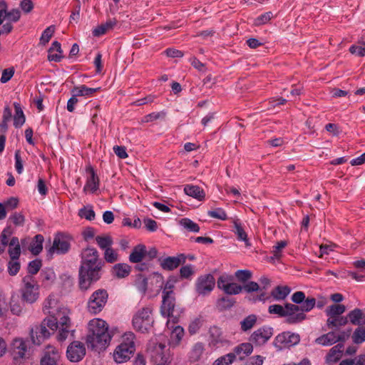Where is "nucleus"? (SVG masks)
<instances>
[{
    "label": "nucleus",
    "mask_w": 365,
    "mask_h": 365,
    "mask_svg": "<svg viewBox=\"0 0 365 365\" xmlns=\"http://www.w3.org/2000/svg\"><path fill=\"white\" fill-rule=\"evenodd\" d=\"M81 258L79 287L82 290H87L93 282L101 278L104 263L100 259L98 250L91 247L82 250Z\"/></svg>",
    "instance_id": "nucleus-1"
},
{
    "label": "nucleus",
    "mask_w": 365,
    "mask_h": 365,
    "mask_svg": "<svg viewBox=\"0 0 365 365\" xmlns=\"http://www.w3.org/2000/svg\"><path fill=\"white\" fill-rule=\"evenodd\" d=\"M87 329L86 343L88 347L98 351L106 349L111 340L106 322L94 318L89 321Z\"/></svg>",
    "instance_id": "nucleus-2"
},
{
    "label": "nucleus",
    "mask_w": 365,
    "mask_h": 365,
    "mask_svg": "<svg viewBox=\"0 0 365 365\" xmlns=\"http://www.w3.org/2000/svg\"><path fill=\"white\" fill-rule=\"evenodd\" d=\"M135 334L133 332L125 333L120 344L113 351V359L118 363H124L128 361L135 351Z\"/></svg>",
    "instance_id": "nucleus-3"
},
{
    "label": "nucleus",
    "mask_w": 365,
    "mask_h": 365,
    "mask_svg": "<svg viewBox=\"0 0 365 365\" xmlns=\"http://www.w3.org/2000/svg\"><path fill=\"white\" fill-rule=\"evenodd\" d=\"M20 294L21 299L28 304H34L38 299L40 287L34 277L26 275L22 278Z\"/></svg>",
    "instance_id": "nucleus-4"
},
{
    "label": "nucleus",
    "mask_w": 365,
    "mask_h": 365,
    "mask_svg": "<svg viewBox=\"0 0 365 365\" xmlns=\"http://www.w3.org/2000/svg\"><path fill=\"white\" fill-rule=\"evenodd\" d=\"M153 324L152 309L149 307L139 309L133 317L134 329L140 332L148 331Z\"/></svg>",
    "instance_id": "nucleus-5"
},
{
    "label": "nucleus",
    "mask_w": 365,
    "mask_h": 365,
    "mask_svg": "<svg viewBox=\"0 0 365 365\" xmlns=\"http://www.w3.org/2000/svg\"><path fill=\"white\" fill-rule=\"evenodd\" d=\"M108 294L106 289H99L95 291L88 302V310L90 313L96 314L101 312L108 301Z\"/></svg>",
    "instance_id": "nucleus-6"
},
{
    "label": "nucleus",
    "mask_w": 365,
    "mask_h": 365,
    "mask_svg": "<svg viewBox=\"0 0 365 365\" xmlns=\"http://www.w3.org/2000/svg\"><path fill=\"white\" fill-rule=\"evenodd\" d=\"M215 279L211 274L200 276L196 281V292L200 295H207L214 289Z\"/></svg>",
    "instance_id": "nucleus-7"
},
{
    "label": "nucleus",
    "mask_w": 365,
    "mask_h": 365,
    "mask_svg": "<svg viewBox=\"0 0 365 365\" xmlns=\"http://www.w3.org/2000/svg\"><path fill=\"white\" fill-rule=\"evenodd\" d=\"M284 317L287 324H295L303 322L306 319V314L299 311V305L287 303Z\"/></svg>",
    "instance_id": "nucleus-8"
},
{
    "label": "nucleus",
    "mask_w": 365,
    "mask_h": 365,
    "mask_svg": "<svg viewBox=\"0 0 365 365\" xmlns=\"http://www.w3.org/2000/svg\"><path fill=\"white\" fill-rule=\"evenodd\" d=\"M86 353V347L83 343L74 341L67 348L66 356L71 362H78L81 361Z\"/></svg>",
    "instance_id": "nucleus-9"
},
{
    "label": "nucleus",
    "mask_w": 365,
    "mask_h": 365,
    "mask_svg": "<svg viewBox=\"0 0 365 365\" xmlns=\"http://www.w3.org/2000/svg\"><path fill=\"white\" fill-rule=\"evenodd\" d=\"M178 319V317L173 319H168L166 323L167 329L170 331V344L173 346L178 345L185 334L184 329L181 326L176 325Z\"/></svg>",
    "instance_id": "nucleus-10"
},
{
    "label": "nucleus",
    "mask_w": 365,
    "mask_h": 365,
    "mask_svg": "<svg viewBox=\"0 0 365 365\" xmlns=\"http://www.w3.org/2000/svg\"><path fill=\"white\" fill-rule=\"evenodd\" d=\"M175 307V297L173 291L163 292V302L160 307L161 314L164 317L173 319L175 317L173 315Z\"/></svg>",
    "instance_id": "nucleus-11"
},
{
    "label": "nucleus",
    "mask_w": 365,
    "mask_h": 365,
    "mask_svg": "<svg viewBox=\"0 0 365 365\" xmlns=\"http://www.w3.org/2000/svg\"><path fill=\"white\" fill-rule=\"evenodd\" d=\"M232 279L227 275H222L218 278L217 287L227 294H237L242 290V287L232 282Z\"/></svg>",
    "instance_id": "nucleus-12"
},
{
    "label": "nucleus",
    "mask_w": 365,
    "mask_h": 365,
    "mask_svg": "<svg viewBox=\"0 0 365 365\" xmlns=\"http://www.w3.org/2000/svg\"><path fill=\"white\" fill-rule=\"evenodd\" d=\"M273 335V329L263 326L255 330L250 336V341L256 346L264 344Z\"/></svg>",
    "instance_id": "nucleus-13"
},
{
    "label": "nucleus",
    "mask_w": 365,
    "mask_h": 365,
    "mask_svg": "<svg viewBox=\"0 0 365 365\" xmlns=\"http://www.w3.org/2000/svg\"><path fill=\"white\" fill-rule=\"evenodd\" d=\"M300 341L299 335L290 331L279 334L275 338V344L279 347H289L297 344Z\"/></svg>",
    "instance_id": "nucleus-14"
},
{
    "label": "nucleus",
    "mask_w": 365,
    "mask_h": 365,
    "mask_svg": "<svg viewBox=\"0 0 365 365\" xmlns=\"http://www.w3.org/2000/svg\"><path fill=\"white\" fill-rule=\"evenodd\" d=\"M63 307L64 306L60 304L58 299L53 294H49L43 303V312L49 316L58 314V311Z\"/></svg>",
    "instance_id": "nucleus-15"
},
{
    "label": "nucleus",
    "mask_w": 365,
    "mask_h": 365,
    "mask_svg": "<svg viewBox=\"0 0 365 365\" xmlns=\"http://www.w3.org/2000/svg\"><path fill=\"white\" fill-rule=\"evenodd\" d=\"M70 249V242L68 238L62 235L58 234L54 240L52 247L49 249L50 254L56 252L57 254H65Z\"/></svg>",
    "instance_id": "nucleus-16"
},
{
    "label": "nucleus",
    "mask_w": 365,
    "mask_h": 365,
    "mask_svg": "<svg viewBox=\"0 0 365 365\" xmlns=\"http://www.w3.org/2000/svg\"><path fill=\"white\" fill-rule=\"evenodd\" d=\"M50 332L45 324H37L35 325L31 330V337L33 343L36 345H39L42 341L48 338Z\"/></svg>",
    "instance_id": "nucleus-17"
},
{
    "label": "nucleus",
    "mask_w": 365,
    "mask_h": 365,
    "mask_svg": "<svg viewBox=\"0 0 365 365\" xmlns=\"http://www.w3.org/2000/svg\"><path fill=\"white\" fill-rule=\"evenodd\" d=\"M186 260V256L184 254H180L175 257H168L160 259V264L163 269L173 270L180 264Z\"/></svg>",
    "instance_id": "nucleus-18"
},
{
    "label": "nucleus",
    "mask_w": 365,
    "mask_h": 365,
    "mask_svg": "<svg viewBox=\"0 0 365 365\" xmlns=\"http://www.w3.org/2000/svg\"><path fill=\"white\" fill-rule=\"evenodd\" d=\"M60 358L58 350L51 345L46 347L44 355L41 360V365H56V362Z\"/></svg>",
    "instance_id": "nucleus-19"
},
{
    "label": "nucleus",
    "mask_w": 365,
    "mask_h": 365,
    "mask_svg": "<svg viewBox=\"0 0 365 365\" xmlns=\"http://www.w3.org/2000/svg\"><path fill=\"white\" fill-rule=\"evenodd\" d=\"M344 346L341 343H339L329 349L325 356V363L328 365H333L339 361L342 357Z\"/></svg>",
    "instance_id": "nucleus-20"
},
{
    "label": "nucleus",
    "mask_w": 365,
    "mask_h": 365,
    "mask_svg": "<svg viewBox=\"0 0 365 365\" xmlns=\"http://www.w3.org/2000/svg\"><path fill=\"white\" fill-rule=\"evenodd\" d=\"M347 319L353 325L365 324V309L355 308L347 314Z\"/></svg>",
    "instance_id": "nucleus-21"
},
{
    "label": "nucleus",
    "mask_w": 365,
    "mask_h": 365,
    "mask_svg": "<svg viewBox=\"0 0 365 365\" xmlns=\"http://www.w3.org/2000/svg\"><path fill=\"white\" fill-rule=\"evenodd\" d=\"M117 20L115 18L108 19L105 23L96 26L93 30L94 36H101L108 31L113 30L117 25Z\"/></svg>",
    "instance_id": "nucleus-22"
},
{
    "label": "nucleus",
    "mask_w": 365,
    "mask_h": 365,
    "mask_svg": "<svg viewBox=\"0 0 365 365\" xmlns=\"http://www.w3.org/2000/svg\"><path fill=\"white\" fill-rule=\"evenodd\" d=\"M337 342H339V339L336 338V331H329L321 335L314 340L315 344L323 346H329Z\"/></svg>",
    "instance_id": "nucleus-23"
},
{
    "label": "nucleus",
    "mask_w": 365,
    "mask_h": 365,
    "mask_svg": "<svg viewBox=\"0 0 365 365\" xmlns=\"http://www.w3.org/2000/svg\"><path fill=\"white\" fill-rule=\"evenodd\" d=\"M146 247L143 244L135 246L129 255V261L132 263L140 262L146 255Z\"/></svg>",
    "instance_id": "nucleus-24"
},
{
    "label": "nucleus",
    "mask_w": 365,
    "mask_h": 365,
    "mask_svg": "<svg viewBox=\"0 0 365 365\" xmlns=\"http://www.w3.org/2000/svg\"><path fill=\"white\" fill-rule=\"evenodd\" d=\"M13 356L15 360L21 359L25 357L27 346L25 341L21 339H16L13 344Z\"/></svg>",
    "instance_id": "nucleus-25"
},
{
    "label": "nucleus",
    "mask_w": 365,
    "mask_h": 365,
    "mask_svg": "<svg viewBox=\"0 0 365 365\" xmlns=\"http://www.w3.org/2000/svg\"><path fill=\"white\" fill-rule=\"evenodd\" d=\"M88 171L90 173V177L88 178L86 180L83 190L85 192L90 191L91 192H94L98 189L99 179L92 168H90Z\"/></svg>",
    "instance_id": "nucleus-26"
},
{
    "label": "nucleus",
    "mask_w": 365,
    "mask_h": 365,
    "mask_svg": "<svg viewBox=\"0 0 365 365\" xmlns=\"http://www.w3.org/2000/svg\"><path fill=\"white\" fill-rule=\"evenodd\" d=\"M101 88H88L85 85H80L78 86H75L71 90V93H73L76 97L78 96H84V97H91L94 95L95 93L99 91Z\"/></svg>",
    "instance_id": "nucleus-27"
},
{
    "label": "nucleus",
    "mask_w": 365,
    "mask_h": 365,
    "mask_svg": "<svg viewBox=\"0 0 365 365\" xmlns=\"http://www.w3.org/2000/svg\"><path fill=\"white\" fill-rule=\"evenodd\" d=\"M184 192L186 195L200 201L203 200L205 197L204 190L197 185H187L184 187Z\"/></svg>",
    "instance_id": "nucleus-28"
},
{
    "label": "nucleus",
    "mask_w": 365,
    "mask_h": 365,
    "mask_svg": "<svg viewBox=\"0 0 365 365\" xmlns=\"http://www.w3.org/2000/svg\"><path fill=\"white\" fill-rule=\"evenodd\" d=\"M252 351L253 346L252 343L245 342L237 346L234 349V352L232 354H235V357L238 356L240 359H242L245 356L250 355Z\"/></svg>",
    "instance_id": "nucleus-29"
},
{
    "label": "nucleus",
    "mask_w": 365,
    "mask_h": 365,
    "mask_svg": "<svg viewBox=\"0 0 365 365\" xmlns=\"http://www.w3.org/2000/svg\"><path fill=\"white\" fill-rule=\"evenodd\" d=\"M234 224V232L237 235V240L240 241H243L246 245V247H250V243L249 239L247 237V235L245 232L242 224L238 220H236L233 222Z\"/></svg>",
    "instance_id": "nucleus-30"
},
{
    "label": "nucleus",
    "mask_w": 365,
    "mask_h": 365,
    "mask_svg": "<svg viewBox=\"0 0 365 365\" xmlns=\"http://www.w3.org/2000/svg\"><path fill=\"white\" fill-rule=\"evenodd\" d=\"M130 266L125 263H119L113 267V274L118 278H125L130 273Z\"/></svg>",
    "instance_id": "nucleus-31"
},
{
    "label": "nucleus",
    "mask_w": 365,
    "mask_h": 365,
    "mask_svg": "<svg viewBox=\"0 0 365 365\" xmlns=\"http://www.w3.org/2000/svg\"><path fill=\"white\" fill-rule=\"evenodd\" d=\"M288 286H277L271 292V296L277 301L284 300L290 293Z\"/></svg>",
    "instance_id": "nucleus-32"
},
{
    "label": "nucleus",
    "mask_w": 365,
    "mask_h": 365,
    "mask_svg": "<svg viewBox=\"0 0 365 365\" xmlns=\"http://www.w3.org/2000/svg\"><path fill=\"white\" fill-rule=\"evenodd\" d=\"M70 314V309L65 307L58 311V314H56V317H58V327L71 325Z\"/></svg>",
    "instance_id": "nucleus-33"
},
{
    "label": "nucleus",
    "mask_w": 365,
    "mask_h": 365,
    "mask_svg": "<svg viewBox=\"0 0 365 365\" xmlns=\"http://www.w3.org/2000/svg\"><path fill=\"white\" fill-rule=\"evenodd\" d=\"M43 237L41 235H36L31 242L29 250L34 255H38L43 250Z\"/></svg>",
    "instance_id": "nucleus-34"
},
{
    "label": "nucleus",
    "mask_w": 365,
    "mask_h": 365,
    "mask_svg": "<svg viewBox=\"0 0 365 365\" xmlns=\"http://www.w3.org/2000/svg\"><path fill=\"white\" fill-rule=\"evenodd\" d=\"M9 253L11 259H19L21 254V248L19 239L13 237L9 243Z\"/></svg>",
    "instance_id": "nucleus-35"
},
{
    "label": "nucleus",
    "mask_w": 365,
    "mask_h": 365,
    "mask_svg": "<svg viewBox=\"0 0 365 365\" xmlns=\"http://www.w3.org/2000/svg\"><path fill=\"white\" fill-rule=\"evenodd\" d=\"M351 340L354 344H361L365 341V324L358 326L351 335Z\"/></svg>",
    "instance_id": "nucleus-36"
},
{
    "label": "nucleus",
    "mask_w": 365,
    "mask_h": 365,
    "mask_svg": "<svg viewBox=\"0 0 365 365\" xmlns=\"http://www.w3.org/2000/svg\"><path fill=\"white\" fill-rule=\"evenodd\" d=\"M347 323V317L343 316L329 317L327 320V325L329 328L343 327Z\"/></svg>",
    "instance_id": "nucleus-37"
},
{
    "label": "nucleus",
    "mask_w": 365,
    "mask_h": 365,
    "mask_svg": "<svg viewBox=\"0 0 365 365\" xmlns=\"http://www.w3.org/2000/svg\"><path fill=\"white\" fill-rule=\"evenodd\" d=\"M257 317L255 314H250L240 322V328L243 331L252 329L257 323Z\"/></svg>",
    "instance_id": "nucleus-38"
},
{
    "label": "nucleus",
    "mask_w": 365,
    "mask_h": 365,
    "mask_svg": "<svg viewBox=\"0 0 365 365\" xmlns=\"http://www.w3.org/2000/svg\"><path fill=\"white\" fill-rule=\"evenodd\" d=\"M345 310L346 307L344 304H333L327 309L326 314L329 317L340 316Z\"/></svg>",
    "instance_id": "nucleus-39"
},
{
    "label": "nucleus",
    "mask_w": 365,
    "mask_h": 365,
    "mask_svg": "<svg viewBox=\"0 0 365 365\" xmlns=\"http://www.w3.org/2000/svg\"><path fill=\"white\" fill-rule=\"evenodd\" d=\"M41 324H45V327L49 328L51 331H54L58 329V321L56 314L49 316L43 319Z\"/></svg>",
    "instance_id": "nucleus-40"
},
{
    "label": "nucleus",
    "mask_w": 365,
    "mask_h": 365,
    "mask_svg": "<svg viewBox=\"0 0 365 365\" xmlns=\"http://www.w3.org/2000/svg\"><path fill=\"white\" fill-rule=\"evenodd\" d=\"M203 322L204 321L202 317H197L192 319L188 326L189 333L190 334H196L202 326Z\"/></svg>",
    "instance_id": "nucleus-41"
},
{
    "label": "nucleus",
    "mask_w": 365,
    "mask_h": 365,
    "mask_svg": "<svg viewBox=\"0 0 365 365\" xmlns=\"http://www.w3.org/2000/svg\"><path fill=\"white\" fill-rule=\"evenodd\" d=\"M235 360V354L229 353L217 359L212 365H230Z\"/></svg>",
    "instance_id": "nucleus-42"
},
{
    "label": "nucleus",
    "mask_w": 365,
    "mask_h": 365,
    "mask_svg": "<svg viewBox=\"0 0 365 365\" xmlns=\"http://www.w3.org/2000/svg\"><path fill=\"white\" fill-rule=\"evenodd\" d=\"M96 241L99 247L104 251L106 250V249L111 247L113 244L112 238L109 236H97L96 237Z\"/></svg>",
    "instance_id": "nucleus-43"
},
{
    "label": "nucleus",
    "mask_w": 365,
    "mask_h": 365,
    "mask_svg": "<svg viewBox=\"0 0 365 365\" xmlns=\"http://www.w3.org/2000/svg\"><path fill=\"white\" fill-rule=\"evenodd\" d=\"M11 235V230L10 227L5 228L0 236V254L2 253L5 247L9 243V238Z\"/></svg>",
    "instance_id": "nucleus-44"
},
{
    "label": "nucleus",
    "mask_w": 365,
    "mask_h": 365,
    "mask_svg": "<svg viewBox=\"0 0 365 365\" xmlns=\"http://www.w3.org/2000/svg\"><path fill=\"white\" fill-rule=\"evenodd\" d=\"M135 286L139 292L145 294L148 289V279L142 274L138 275L135 281Z\"/></svg>",
    "instance_id": "nucleus-45"
},
{
    "label": "nucleus",
    "mask_w": 365,
    "mask_h": 365,
    "mask_svg": "<svg viewBox=\"0 0 365 365\" xmlns=\"http://www.w3.org/2000/svg\"><path fill=\"white\" fill-rule=\"evenodd\" d=\"M180 225L190 232H198L200 230L198 225L188 218L182 219L180 220Z\"/></svg>",
    "instance_id": "nucleus-46"
},
{
    "label": "nucleus",
    "mask_w": 365,
    "mask_h": 365,
    "mask_svg": "<svg viewBox=\"0 0 365 365\" xmlns=\"http://www.w3.org/2000/svg\"><path fill=\"white\" fill-rule=\"evenodd\" d=\"M55 32V26H50L47 27L42 33L41 38H40V43L45 46L46 43H48L51 38Z\"/></svg>",
    "instance_id": "nucleus-47"
},
{
    "label": "nucleus",
    "mask_w": 365,
    "mask_h": 365,
    "mask_svg": "<svg viewBox=\"0 0 365 365\" xmlns=\"http://www.w3.org/2000/svg\"><path fill=\"white\" fill-rule=\"evenodd\" d=\"M316 304V300L313 297L307 298L303 301L299 305V311L302 312V313L308 312L311 311Z\"/></svg>",
    "instance_id": "nucleus-48"
},
{
    "label": "nucleus",
    "mask_w": 365,
    "mask_h": 365,
    "mask_svg": "<svg viewBox=\"0 0 365 365\" xmlns=\"http://www.w3.org/2000/svg\"><path fill=\"white\" fill-rule=\"evenodd\" d=\"M268 312L271 314H275L279 317H284L286 312V304L282 306L280 304H272L268 308Z\"/></svg>",
    "instance_id": "nucleus-49"
},
{
    "label": "nucleus",
    "mask_w": 365,
    "mask_h": 365,
    "mask_svg": "<svg viewBox=\"0 0 365 365\" xmlns=\"http://www.w3.org/2000/svg\"><path fill=\"white\" fill-rule=\"evenodd\" d=\"M208 216L212 218H216L221 220H225L227 219L226 212L221 207L215 208L207 212Z\"/></svg>",
    "instance_id": "nucleus-50"
},
{
    "label": "nucleus",
    "mask_w": 365,
    "mask_h": 365,
    "mask_svg": "<svg viewBox=\"0 0 365 365\" xmlns=\"http://www.w3.org/2000/svg\"><path fill=\"white\" fill-rule=\"evenodd\" d=\"M216 335H215L214 333L211 334L210 336V345L215 347H218L219 346L222 345L225 340L223 337L222 336L221 334L219 332V330L215 329Z\"/></svg>",
    "instance_id": "nucleus-51"
},
{
    "label": "nucleus",
    "mask_w": 365,
    "mask_h": 365,
    "mask_svg": "<svg viewBox=\"0 0 365 365\" xmlns=\"http://www.w3.org/2000/svg\"><path fill=\"white\" fill-rule=\"evenodd\" d=\"M24 123H25V116L24 115L23 111L20 108L16 107V114H15L14 118V125L16 128H19Z\"/></svg>",
    "instance_id": "nucleus-52"
},
{
    "label": "nucleus",
    "mask_w": 365,
    "mask_h": 365,
    "mask_svg": "<svg viewBox=\"0 0 365 365\" xmlns=\"http://www.w3.org/2000/svg\"><path fill=\"white\" fill-rule=\"evenodd\" d=\"M78 215L81 217L88 220H93L95 218V212L92 207H85L79 210Z\"/></svg>",
    "instance_id": "nucleus-53"
},
{
    "label": "nucleus",
    "mask_w": 365,
    "mask_h": 365,
    "mask_svg": "<svg viewBox=\"0 0 365 365\" xmlns=\"http://www.w3.org/2000/svg\"><path fill=\"white\" fill-rule=\"evenodd\" d=\"M20 263L19 259H11L8 263V272L11 276H15L20 269Z\"/></svg>",
    "instance_id": "nucleus-54"
},
{
    "label": "nucleus",
    "mask_w": 365,
    "mask_h": 365,
    "mask_svg": "<svg viewBox=\"0 0 365 365\" xmlns=\"http://www.w3.org/2000/svg\"><path fill=\"white\" fill-rule=\"evenodd\" d=\"M41 267V261L39 259H34L29 263L28 272L29 275H34L38 273Z\"/></svg>",
    "instance_id": "nucleus-55"
},
{
    "label": "nucleus",
    "mask_w": 365,
    "mask_h": 365,
    "mask_svg": "<svg viewBox=\"0 0 365 365\" xmlns=\"http://www.w3.org/2000/svg\"><path fill=\"white\" fill-rule=\"evenodd\" d=\"M287 243L286 241H279L277 243L276 245L273 247L272 254L274 257L277 259H279L282 256V250L287 246Z\"/></svg>",
    "instance_id": "nucleus-56"
},
{
    "label": "nucleus",
    "mask_w": 365,
    "mask_h": 365,
    "mask_svg": "<svg viewBox=\"0 0 365 365\" xmlns=\"http://www.w3.org/2000/svg\"><path fill=\"white\" fill-rule=\"evenodd\" d=\"M104 258L107 262L113 263L118 260V254L112 247H110L105 250Z\"/></svg>",
    "instance_id": "nucleus-57"
},
{
    "label": "nucleus",
    "mask_w": 365,
    "mask_h": 365,
    "mask_svg": "<svg viewBox=\"0 0 365 365\" xmlns=\"http://www.w3.org/2000/svg\"><path fill=\"white\" fill-rule=\"evenodd\" d=\"M71 325L61 326L58 327V333L57 335V339L58 341H64L68 336L69 332L71 331Z\"/></svg>",
    "instance_id": "nucleus-58"
},
{
    "label": "nucleus",
    "mask_w": 365,
    "mask_h": 365,
    "mask_svg": "<svg viewBox=\"0 0 365 365\" xmlns=\"http://www.w3.org/2000/svg\"><path fill=\"white\" fill-rule=\"evenodd\" d=\"M14 68L13 67H10L3 70L1 77L0 78V81L1 83H6L9 81L11 79L14 74Z\"/></svg>",
    "instance_id": "nucleus-59"
},
{
    "label": "nucleus",
    "mask_w": 365,
    "mask_h": 365,
    "mask_svg": "<svg viewBox=\"0 0 365 365\" xmlns=\"http://www.w3.org/2000/svg\"><path fill=\"white\" fill-rule=\"evenodd\" d=\"M235 277L242 282H245L252 277V272L249 270H237L235 272Z\"/></svg>",
    "instance_id": "nucleus-60"
},
{
    "label": "nucleus",
    "mask_w": 365,
    "mask_h": 365,
    "mask_svg": "<svg viewBox=\"0 0 365 365\" xmlns=\"http://www.w3.org/2000/svg\"><path fill=\"white\" fill-rule=\"evenodd\" d=\"M193 273V267L191 264L183 266L180 269V274L182 278H189Z\"/></svg>",
    "instance_id": "nucleus-61"
},
{
    "label": "nucleus",
    "mask_w": 365,
    "mask_h": 365,
    "mask_svg": "<svg viewBox=\"0 0 365 365\" xmlns=\"http://www.w3.org/2000/svg\"><path fill=\"white\" fill-rule=\"evenodd\" d=\"M41 276L43 278V282L47 281L52 282L54 281L56 278V274L51 269H44L41 272Z\"/></svg>",
    "instance_id": "nucleus-62"
},
{
    "label": "nucleus",
    "mask_w": 365,
    "mask_h": 365,
    "mask_svg": "<svg viewBox=\"0 0 365 365\" xmlns=\"http://www.w3.org/2000/svg\"><path fill=\"white\" fill-rule=\"evenodd\" d=\"M6 17L13 22H17L21 18V13L19 9H13L6 14Z\"/></svg>",
    "instance_id": "nucleus-63"
},
{
    "label": "nucleus",
    "mask_w": 365,
    "mask_h": 365,
    "mask_svg": "<svg viewBox=\"0 0 365 365\" xmlns=\"http://www.w3.org/2000/svg\"><path fill=\"white\" fill-rule=\"evenodd\" d=\"M351 53L356 55L360 57L365 56V47L361 46L352 45L349 48Z\"/></svg>",
    "instance_id": "nucleus-64"
}]
</instances>
